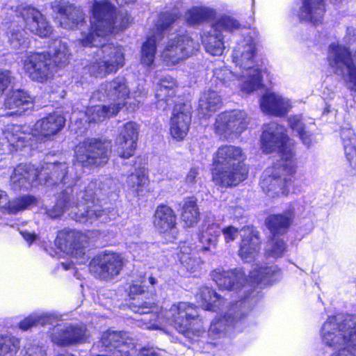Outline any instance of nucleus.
<instances>
[{"label":"nucleus","mask_w":356,"mask_h":356,"mask_svg":"<svg viewBox=\"0 0 356 356\" xmlns=\"http://www.w3.org/2000/svg\"><path fill=\"white\" fill-rule=\"evenodd\" d=\"M111 148L109 141L87 138L76 146V161L70 168L65 161H51L49 157L40 171L31 164H19L10 176L12 187L15 191L28 189L38 179L48 186L63 184L65 188L59 193L56 203L47 211L49 217L56 218L67 213L81 223H106L115 219L118 212L113 207L102 209L95 203L97 183L90 181L83 187L76 183L83 167L99 166L108 161Z\"/></svg>","instance_id":"1"},{"label":"nucleus","mask_w":356,"mask_h":356,"mask_svg":"<svg viewBox=\"0 0 356 356\" xmlns=\"http://www.w3.org/2000/svg\"><path fill=\"white\" fill-rule=\"evenodd\" d=\"M211 276L220 289L240 293V300L229 302L208 286L201 287L196 294V300L204 309L220 312L211 321L208 330L209 337L215 340L225 337L230 327H236L259 298L252 290V285L248 284L245 273L241 268L228 270L218 268L211 272Z\"/></svg>","instance_id":"2"},{"label":"nucleus","mask_w":356,"mask_h":356,"mask_svg":"<svg viewBox=\"0 0 356 356\" xmlns=\"http://www.w3.org/2000/svg\"><path fill=\"white\" fill-rule=\"evenodd\" d=\"M152 286L157 283L153 277L143 280L140 284H133L129 296L132 300L130 309L136 314H143L137 319L138 326L147 330H163L165 325L173 326L179 333L190 337V334L200 336L204 332L198 318L197 308L187 302H179L171 306L169 310L160 314L153 313L156 307L152 291H146V283Z\"/></svg>","instance_id":"3"},{"label":"nucleus","mask_w":356,"mask_h":356,"mask_svg":"<svg viewBox=\"0 0 356 356\" xmlns=\"http://www.w3.org/2000/svg\"><path fill=\"white\" fill-rule=\"evenodd\" d=\"M81 38L80 43L83 47H95V61L91 62L85 70L91 76L104 77L117 72L124 64V56L121 46L112 43L105 44L106 38L114 33V24H80Z\"/></svg>","instance_id":"4"},{"label":"nucleus","mask_w":356,"mask_h":356,"mask_svg":"<svg viewBox=\"0 0 356 356\" xmlns=\"http://www.w3.org/2000/svg\"><path fill=\"white\" fill-rule=\"evenodd\" d=\"M245 159L246 154L241 147H219L213 157V180L223 187L237 186L248 177V170L243 163Z\"/></svg>","instance_id":"5"},{"label":"nucleus","mask_w":356,"mask_h":356,"mask_svg":"<svg viewBox=\"0 0 356 356\" xmlns=\"http://www.w3.org/2000/svg\"><path fill=\"white\" fill-rule=\"evenodd\" d=\"M321 334L324 343L337 350L331 356H356V321L352 315L329 316Z\"/></svg>","instance_id":"6"},{"label":"nucleus","mask_w":356,"mask_h":356,"mask_svg":"<svg viewBox=\"0 0 356 356\" xmlns=\"http://www.w3.org/2000/svg\"><path fill=\"white\" fill-rule=\"evenodd\" d=\"M65 119L59 113L49 114L38 120L32 129L17 124L8 127L4 133L9 145L15 150L26 147H33V138L44 142L51 140L65 126Z\"/></svg>","instance_id":"7"},{"label":"nucleus","mask_w":356,"mask_h":356,"mask_svg":"<svg viewBox=\"0 0 356 356\" xmlns=\"http://www.w3.org/2000/svg\"><path fill=\"white\" fill-rule=\"evenodd\" d=\"M59 316L53 313H34L19 323V328L27 330L35 325H52L51 338L54 343L59 346H67L83 343L88 338L87 330L83 325H59Z\"/></svg>","instance_id":"8"},{"label":"nucleus","mask_w":356,"mask_h":356,"mask_svg":"<svg viewBox=\"0 0 356 356\" xmlns=\"http://www.w3.org/2000/svg\"><path fill=\"white\" fill-rule=\"evenodd\" d=\"M256 44L253 38L247 35L241 39L232 53V61L239 69L245 70L250 79L239 80L243 92H253L260 89L262 86V76L264 70L255 63Z\"/></svg>","instance_id":"9"},{"label":"nucleus","mask_w":356,"mask_h":356,"mask_svg":"<svg viewBox=\"0 0 356 356\" xmlns=\"http://www.w3.org/2000/svg\"><path fill=\"white\" fill-rule=\"evenodd\" d=\"M296 159H293L289 150L283 154L282 160H279L263 173L260 181L263 191L272 198L280 194L286 195L296 180Z\"/></svg>","instance_id":"10"},{"label":"nucleus","mask_w":356,"mask_h":356,"mask_svg":"<svg viewBox=\"0 0 356 356\" xmlns=\"http://www.w3.org/2000/svg\"><path fill=\"white\" fill-rule=\"evenodd\" d=\"M327 60L334 73L344 77L348 88L356 91V67L349 50L342 45L332 43L329 46Z\"/></svg>","instance_id":"11"},{"label":"nucleus","mask_w":356,"mask_h":356,"mask_svg":"<svg viewBox=\"0 0 356 356\" xmlns=\"http://www.w3.org/2000/svg\"><path fill=\"white\" fill-rule=\"evenodd\" d=\"M129 89L126 79L118 76L111 81L100 85L91 96V101L109 102L112 107L119 112L126 104L127 99L129 98Z\"/></svg>","instance_id":"12"},{"label":"nucleus","mask_w":356,"mask_h":356,"mask_svg":"<svg viewBox=\"0 0 356 356\" xmlns=\"http://www.w3.org/2000/svg\"><path fill=\"white\" fill-rule=\"evenodd\" d=\"M261 143V148L266 153L280 150V160H282L283 154L289 150L292 153L293 159H296L291 140L286 135V129L282 125L275 122L264 125Z\"/></svg>","instance_id":"13"},{"label":"nucleus","mask_w":356,"mask_h":356,"mask_svg":"<svg viewBox=\"0 0 356 356\" xmlns=\"http://www.w3.org/2000/svg\"><path fill=\"white\" fill-rule=\"evenodd\" d=\"M22 61L25 73L34 81L44 83L53 75L54 65L49 51L28 52Z\"/></svg>","instance_id":"14"},{"label":"nucleus","mask_w":356,"mask_h":356,"mask_svg":"<svg viewBox=\"0 0 356 356\" xmlns=\"http://www.w3.org/2000/svg\"><path fill=\"white\" fill-rule=\"evenodd\" d=\"M85 238L78 231L64 229L58 233L55 244L61 251L75 259L76 263L83 264L89 259L86 252Z\"/></svg>","instance_id":"15"},{"label":"nucleus","mask_w":356,"mask_h":356,"mask_svg":"<svg viewBox=\"0 0 356 356\" xmlns=\"http://www.w3.org/2000/svg\"><path fill=\"white\" fill-rule=\"evenodd\" d=\"M96 346L100 351L111 353L113 356H129L136 352L133 339L122 332L107 330Z\"/></svg>","instance_id":"16"},{"label":"nucleus","mask_w":356,"mask_h":356,"mask_svg":"<svg viewBox=\"0 0 356 356\" xmlns=\"http://www.w3.org/2000/svg\"><path fill=\"white\" fill-rule=\"evenodd\" d=\"M199 44L187 35L170 38L161 53V57L168 65H175L191 56L199 48Z\"/></svg>","instance_id":"17"},{"label":"nucleus","mask_w":356,"mask_h":356,"mask_svg":"<svg viewBox=\"0 0 356 356\" xmlns=\"http://www.w3.org/2000/svg\"><path fill=\"white\" fill-rule=\"evenodd\" d=\"M123 261L121 256L115 252L99 254L90 262V271L95 277L109 280L118 275L122 268Z\"/></svg>","instance_id":"18"},{"label":"nucleus","mask_w":356,"mask_h":356,"mask_svg":"<svg viewBox=\"0 0 356 356\" xmlns=\"http://www.w3.org/2000/svg\"><path fill=\"white\" fill-rule=\"evenodd\" d=\"M248 124L247 114L240 110H234L218 115L215 129L219 135L227 137L232 134H240L246 129Z\"/></svg>","instance_id":"19"},{"label":"nucleus","mask_w":356,"mask_h":356,"mask_svg":"<svg viewBox=\"0 0 356 356\" xmlns=\"http://www.w3.org/2000/svg\"><path fill=\"white\" fill-rule=\"evenodd\" d=\"M240 24H210V29L202 35L205 51L212 56H220L225 49L223 31L238 29Z\"/></svg>","instance_id":"20"},{"label":"nucleus","mask_w":356,"mask_h":356,"mask_svg":"<svg viewBox=\"0 0 356 356\" xmlns=\"http://www.w3.org/2000/svg\"><path fill=\"white\" fill-rule=\"evenodd\" d=\"M172 24H154L141 47V63L147 66L153 64L156 51V44L163 40L172 30Z\"/></svg>","instance_id":"21"},{"label":"nucleus","mask_w":356,"mask_h":356,"mask_svg":"<svg viewBox=\"0 0 356 356\" xmlns=\"http://www.w3.org/2000/svg\"><path fill=\"white\" fill-rule=\"evenodd\" d=\"M177 217L174 211L165 204L159 205L153 217V225L156 231L171 241L176 238Z\"/></svg>","instance_id":"22"},{"label":"nucleus","mask_w":356,"mask_h":356,"mask_svg":"<svg viewBox=\"0 0 356 356\" xmlns=\"http://www.w3.org/2000/svg\"><path fill=\"white\" fill-rule=\"evenodd\" d=\"M138 140V126L135 122H129L124 124L117 139L118 155L128 159L134 155Z\"/></svg>","instance_id":"23"},{"label":"nucleus","mask_w":356,"mask_h":356,"mask_svg":"<svg viewBox=\"0 0 356 356\" xmlns=\"http://www.w3.org/2000/svg\"><path fill=\"white\" fill-rule=\"evenodd\" d=\"M191 115L184 104H177L173 108L170 122V134L173 139L180 141L187 135Z\"/></svg>","instance_id":"24"},{"label":"nucleus","mask_w":356,"mask_h":356,"mask_svg":"<svg viewBox=\"0 0 356 356\" xmlns=\"http://www.w3.org/2000/svg\"><path fill=\"white\" fill-rule=\"evenodd\" d=\"M242 237L239 255L245 262H251L258 256L260 250V238L258 232L251 227H243L241 230Z\"/></svg>","instance_id":"25"},{"label":"nucleus","mask_w":356,"mask_h":356,"mask_svg":"<svg viewBox=\"0 0 356 356\" xmlns=\"http://www.w3.org/2000/svg\"><path fill=\"white\" fill-rule=\"evenodd\" d=\"M260 106L264 113L276 117L284 116L291 108L288 99L274 92L264 95L260 100Z\"/></svg>","instance_id":"26"},{"label":"nucleus","mask_w":356,"mask_h":356,"mask_svg":"<svg viewBox=\"0 0 356 356\" xmlns=\"http://www.w3.org/2000/svg\"><path fill=\"white\" fill-rule=\"evenodd\" d=\"M177 89V83L174 78L170 76H163L160 79L156 90L158 106L165 110L167 106L173 104Z\"/></svg>","instance_id":"27"},{"label":"nucleus","mask_w":356,"mask_h":356,"mask_svg":"<svg viewBox=\"0 0 356 356\" xmlns=\"http://www.w3.org/2000/svg\"><path fill=\"white\" fill-rule=\"evenodd\" d=\"M294 215V209L289 207L282 213L269 216L266 220V224L272 235L285 234L293 222Z\"/></svg>","instance_id":"28"},{"label":"nucleus","mask_w":356,"mask_h":356,"mask_svg":"<svg viewBox=\"0 0 356 356\" xmlns=\"http://www.w3.org/2000/svg\"><path fill=\"white\" fill-rule=\"evenodd\" d=\"M280 277V270L276 266H259L256 264L250 272V280L253 284L261 285V287L273 284Z\"/></svg>","instance_id":"29"},{"label":"nucleus","mask_w":356,"mask_h":356,"mask_svg":"<svg viewBox=\"0 0 356 356\" xmlns=\"http://www.w3.org/2000/svg\"><path fill=\"white\" fill-rule=\"evenodd\" d=\"M240 72L233 73L226 67L216 68L213 75L216 79L221 81L224 85L230 87L232 90H238L241 95H250L252 92H243L240 87L239 80L249 79L244 70L239 69Z\"/></svg>","instance_id":"30"},{"label":"nucleus","mask_w":356,"mask_h":356,"mask_svg":"<svg viewBox=\"0 0 356 356\" xmlns=\"http://www.w3.org/2000/svg\"><path fill=\"white\" fill-rule=\"evenodd\" d=\"M240 72L233 73L226 67L216 68L213 75L216 79L221 81L224 85L230 87L232 90H238L241 95H250L252 92H243L240 87L239 80L249 79L244 70L239 69Z\"/></svg>","instance_id":"31"},{"label":"nucleus","mask_w":356,"mask_h":356,"mask_svg":"<svg viewBox=\"0 0 356 356\" xmlns=\"http://www.w3.org/2000/svg\"><path fill=\"white\" fill-rule=\"evenodd\" d=\"M4 105L8 109H15L12 114L22 115L33 106V100L26 92L19 90L13 91L8 95Z\"/></svg>","instance_id":"32"},{"label":"nucleus","mask_w":356,"mask_h":356,"mask_svg":"<svg viewBox=\"0 0 356 356\" xmlns=\"http://www.w3.org/2000/svg\"><path fill=\"white\" fill-rule=\"evenodd\" d=\"M200 209L197 199L187 197L184 200L181 205V220L186 227H193L200 220Z\"/></svg>","instance_id":"33"},{"label":"nucleus","mask_w":356,"mask_h":356,"mask_svg":"<svg viewBox=\"0 0 356 356\" xmlns=\"http://www.w3.org/2000/svg\"><path fill=\"white\" fill-rule=\"evenodd\" d=\"M325 13L323 0H304L301 9L300 19L310 22L320 21Z\"/></svg>","instance_id":"34"},{"label":"nucleus","mask_w":356,"mask_h":356,"mask_svg":"<svg viewBox=\"0 0 356 356\" xmlns=\"http://www.w3.org/2000/svg\"><path fill=\"white\" fill-rule=\"evenodd\" d=\"M54 12L59 13L72 22H83V10L80 6H76L64 0H56L51 4Z\"/></svg>","instance_id":"35"},{"label":"nucleus","mask_w":356,"mask_h":356,"mask_svg":"<svg viewBox=\"0 0 356 356\" xmlns=\"http://www.w3.org/2000/svg\"><path fill=\"white\" fill-rule=\"evenodd\" d=\"M91 12L93 18L97 22H110L114 20L115 7L109 0H95Z\"/></svg>","instance_id":"36"},{"label":"nucleus","mask_w":356,"mask_h":356,"mask_svg":"<svg viewBox=\"0 0 356 356\" xmlns=\"http://www.w3.org/2000/svg\"><path fill=\"white\" fill-rule=\"evenodd\" d=\"M221 97L214 90H207L203 92L199 100V112L203 115H209L216 112L221 106Z\"/></svg>","instance_id":"37"},{"label":"nucleus","mask_w":356,"mask_h":356,"mask_svg":"<svg viewBox=\"0 0 356 356\" xmlns=\"http://www.w3.org/2000/svg\"><path fill=\"white\" fill-rule=\"evenodd\" d=\"M35 202V198L33 196H23L9 201L6 192L0 190V208L7 209L10 213H16L26 209Z\"/></svg>","instance_id":"38"},{"label":"nucleus","mask_w":356,"mask_h":356,"mask_svg":"<svg viewBox=\"0 0 356 356\" xmlns=\"http://www.w3.org/2000/svg\"><path fill=\"white\" fill-rule=\"evenodd\" d=\"M288 124L292 131L298 136L307 147L312 143V134L307 129L303 116L301 114L290 115Z\"/></svg>","instance_id":"39"},{"label":"nucleus","mask_w":356,"mask_h":356,"mask_svg":"<svg viewBox=\"0 0 356 356\" xmlns=\"http://www.w3.org/2000/svg\"><path fill=\"white\" fill-rule=\"evenodd\" d=\"M148 183L145 167L135 168L127 178L126 186L134 194L139 195Z\"/></svg>","instance_id":"40"},{"label":"nucleus","mask_w":356,"mask_h":356,"mask_svg":"<svg viewBox=\"0 0 356 356\" xmlns=\"http://www.w3.org/2000/svg\"><path fill=\"white\" fill-rule=\"evenodd\" d=\"M341 137L345 154L350 165L356 168V136L350 128H342Z\"/></svg>","instance_id":"41"},{"label":"nucleus","mask_w":356,"mask_h":356,"mask_svg":"<svg viewBox=\"0 0 356 356\" xmlns=\"http://www.w3.org/2000/svg\"><path fill=\"white\" fill-rule=\"evenodd\" d=\"M118 113L117 108L112 107L111 105H96L88 107L84 115L86 117L85 121L90 123L102 121L106 118H110L116 115Z\"/></svg>","instance_id":"42"},{"label":"nucleus","mask_w":356,"mask_h":356,"mask_svg":"<svg viewBox=\"0 0 356 356\" xmlns=\"http://www.w3.org/2000/svg\"><path fill=\"white\" fill-rule=\"evenodd\" d=\"M222 233V229L217 223H212L207 226L200 236V242L202 244V250H210L215 248L218 241V238Z\"/></svg>","instance_id":"43"},{"label":"nucleus","mask_w":356,"mask_h":356,"mask_svg":"<svg viewBox=\"0 0 356 356\" xmlns=\"http://www.w3.org/2000/svg\"><path fill=\"white\" fill-rule=\"evenodd\" d=\"M287 251V245L279 236L273 235L265 248L267 258L277 259L282 257Z\"/></svg>","instance_id":"44"},{"label":"nucleus","mask_w":356,"mask_h":356,"mask_svg":"<svg viewBox=\"0 0 356 356\" xmlns=\"http://www.w3.org/2000/svg\"><path fill=\"white\" fill-rule=\"evenodd\" d=\"M53 61L55 65L63 67L69 63L70 53L66 43L60 40H55L53 42Z\"/></svg>","instance_id":"45"},{"label":"nucleus","mask_w":356,"mask_h":356,"mask_svg":"<svg viewBox=\"0 0 356 356\" xmlns=\"http://www.w3.org/2000/svg\"><path fill=\"white\" fill-rule=\"evenodd\" d=\"M19 346L17 338L10 335H0V356H13Z\"/></svg>","instance_id":"46"},{"label":"nucleus","mask_w":356,"mask_h":356,"mask_svg":"<svg viewBox=\"0 0 356 356\" xmlns=\"http://www.w3.org/2000/svg\"><path fill=\"white\" fill-rule=\"evenodd\" d=\"M215 11L209 8L193 7L186 13L187 22H199L201 20L211 19Z\"/></svg>","instance_id":"47"},{"label":"nucleus","mask_w":356,"mask_h":356,"mask_svg":"<svg viewBox=\"0 0 356 356\" xmlns=\"http://www.w3.org/2000/svg\"><path fill=\"white\" fill-rule=\"evenodd\" d=\"M8 40L11 47L15 49H26L29 41L24 36V31L15 26L8 33Z\"/></svg>","instance_id":"48"},{"label":"nucleus","mask_w":356,"mask_h":356,"mask_svg":"<svg viewBox=\"0 0 356 356\" xmlns=\"http://www.w3.org/2000/svg\"><path fill=\"white\" fill-rule=\"evenodd\" d=\"M20 15L25 22H40L43 19L41 13L31 6L22 8L20 10Z\"/></svg>","instance_id":"49"},{"label":"nucleus","mask_w":356,"mask_h":356,"mask_svg":"<svg viewBox=\"0 0 356 356\" xmlns=\"http://www.w3.org/2000/svg\"><path fill=\"white\" fill-rule=\"evenodd\" d=\"M26 29L40 38L49 36L53 31L49 24H26Z\"/></svg>","instance_id":"50"},{"label":"nucleus","mask_w":356,"mask_h":356,"mask_svg":"<svg viewBox=\"0 0 356 356\" xmlns=\"http://www.w3.org/2000/svg\"><path fill=\"white\" fill-rule=\"evenodd\" d=\"M180 262L189 272H195L200 268L202 261L196 255H185L180 257Z\"/></svg>","instance_id":"51"},{"label":"nucleus","mask_w":356,"mask_h":356,"mask_svg":"<svg viewBox=\"0 0 356 356\" xmlns=\"http://www.w3.org/2000/svg\"><path fill=\"white\" fill-rule=\"evenodd\" d=\"M186 184L192 187L196 188V185L202 184L201 178L199 176V170L196 168H192L186 177Z\"/></svg>","instance_id":"52"},{"label":"nucleus","mask_w":356,"mask_h":356,"mask_svg":"<svg viewBox=\"0 0 356 356\" xmlns=\"http://www.w3.org/2000/svg\"><path fill=\"white\" fill-rule=\"evenodd\" d=\"M11 81V73L8 70H0V97L8 88Z\"/></svg>","instance_id":"53"},{"label":"nucleus","mask_w":356,"mask_h":356,"mask_svg":"<svg viewBox=\"0 0 356 356\" xmlns=\"http://www.w3.org/2000/svg\"><path fill=\"white\" fill-rule=\"evenodd\" d=\"M238 233V229L233 226H228L222 229V234L224 236L226 243L234 241L237 238Z\"/></svg>","instance_id":"54"},{"label":"nucleus","mask_w":356,"mask_h":356,"mask_svg":"<svg viewBox=\"0 0 356 356\" xmlns=\"http://www.w3.org/2000/svg\"><path fill=\"white\" fill-rule=\"evenodd\" d=\"M26 354L27 356H45L46 350L44 347L33 344L26 348Z\"/></svg>","instance_id":"55"},{"label":"nucleus","mask_w":356,"mask_h":356,"mask_svg":"<svg viewBox=\"0 0 356 356\" xmlns=\"http://www.w3.org/2000/svg\"><path fill=\"white\" fill-rule=\"evenodd\" d=\"M193 250V247L192 244L187 242H182L179 245V258L181 257H184L185 255H194L192 252Z\"/></svg>","instance_id":"56"},{"label":"nucleus","mask_w":356,"mask_h":356,"mask_svg":"<svg viewBox=\"0 0 356 356\" xmlns=\"http://www.w3.org/2000/svg\"><path fill=\"white\" fill-rule=\"evenodd\" d=\"M163 352L159 349L153 348H142L138 356H163Z\"/></svg>","instance_id":"57"},{"label":"nucleus","mask_w":356,"mask_h":356,"mask_svg":"<svg viewBox=\"0 0 356 356\" xmlns=\"http://www.w3.org/2000/svg\"><path fill=\"white\" fill-rule=\"evenodd\" d=\"M21 234L24 238L30 243L33 241L36 238V235L35 234H32L29 232H22Z\"/></svg>","instance_id":"58"},{"label":"nucleus","mask_w":356,"mask_h":356,"mask_svg":"<svg viewBox=\"0 0 356 356\" xmlns=\"http://www.w3.org/2000/svg\"><path fill=\"white\" fill-rule=\"evenodd\" d=\"M141 94H142V92H140L139 95H137L136 92H134V97L135 102L136 103H135V102L133 103V104H134L133 110H134L135 108L138 106V104L141 102L142 99H143V97L140 95Z\"/></svg>","instance_id":"59"},{"label":"nucleus","mask_w":356,"mask_h":356,"mask_svg":"<svg viewBox=\"0 0 356 356\" xmlns=\"http://www.w3.org/2000/svg\"><path fill=\"white\" fill-rule=\"evenodd\" d=\"M115 1L120 6H123V5L136 1V0H115Z\"/></svg>","instance_id":"60"},{"label":"nucleus","mask_w":356,"mask_h":356,"mask_svg":"<svg viewBox=\"0 0 356 356\" xmlns=\"http://www.w3.org/2000/svg\"><path fill=\"white\" fill-rule=\"evenodd\" d=\"M62 266L63 267L64 269L65 270H68V269H70V266H71V264H65V263H62Z\"/></svg>","instance_id":"61"},{"label":"nucleus","mask_w":356,"mask_h":356,"mask_svg":"<svg viewBox=\"0 0 356 356\" xmlns=\"http://www.w3.org/2000/svg\"><path fill=\"white\" fill-rule=\"evenodd\" d=\"M332 3H339V2H341L342 0H331Z\"/></svg>","instance_id":"62"},{"label":"nucleus","mask_w":356,"mask_h":356,"mask_svg":"<svg viewBox=\"0 0 356 356\" xmlns=\"http://www.w3.org/2000/svg\"><path fill=\"white\" fill-rule=\"evenodd\" d=\"M209 343H213L214 345H217L218 344V343H215V342H212V341H210Z\"/></svg>","instance_id":"63"},{"label":"nucleus","mask_w":356,"mask_h":356,"mask_svg":"<svg viewBox=\"0 0 356 356\" xmlns=\"http://www.w3.org/2000/svg\"><path fill=\"white\" fill-rule=\"evenodd\" d=\"M162 22H164L163 21ZM168 23H170V22H172L171 21H168L167 22Z\"/></svg>","instance_id":"64"}]
</instances>
